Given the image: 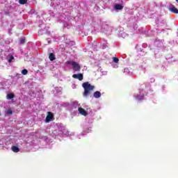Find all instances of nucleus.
<instances>
[{"label": "nucleus", "instance_id": "1", "mask_svg": "<svg viewBox=\"0 0 178 178\" xmlns=\"http://www.w3.org/2000/svg\"><path fill=\"white\" fill-rule=\"evenodd\" d=\"M83 88H84L83 97H88V94L91 92V91H94L95 86L91 85L89 82H84L82 84Z\"/></svg>", "mask_w": 178, "mask_h": 178}, {"label": "nucleus", "instance_id": "2", "mask_svg": "<svg viewBox=\"0 0 178 178\" xmlns=\"http://www.w3.org/2000/svg\"><path fill=\"white\" fill-rule=\"evenodd\" d=\"M66 65H71L74 72H80L81 69V67H80V65H79L76 61H67Z\"/></svg>", "mask_w": 178, "mask_h": 178}, {"label": "nucleus", "instance_id": "3", "mask_svg": "<svg viewBox=\"0 0 178 178\" xmlns=\"http://www.w3.org/2000/svg\"><path fill=\"white\" fill-rule=\"evenodd\" d=\"M52 119H54V114H52V113L51 112H48V115L46 117L45 122L47 123H49V122H51Z\"/></svg>", "mask_w": 178, "mask_h": 178}, {"label": "nucleus", "instance_id": "4", "mask_svg": "<svg viewBox=\"0 0 178 178\" xmlns=\"http://www.w3.org/2000/svg\"><path fill=\"white\" fill-rule=\"evenodd\" d=\"M72 77L73 79H77L78 80H79V81H82L83 79V74H74L72 75Z\"/></svg>", "mask_w": 178, "mask_h": 178}, {"label": "nucleus", "instance_id": "5", "mask_svg": "<svg viewBox=\"0 0 178 178\" xmlns=\"http://www.w3.org/2000/svg\"><path fill=\"white\" fill-rule=\"evenodd\" d=\"M78 111L81 115H83V116H87V111H86L84 108H79Z\"/></svg>", "mask_w": 178, "mask_h": 178}, {"label": "nucleus", "instance_id": "6", "mask_svg": "<svg viewBox=\"0 0 178 178\" xmlns=\"http://www.w3.org/2000/svg\"><path fill=\"white\" fill-rule=\"evenodd\" d=\"M114 9L115 10H122L123 9V6H122L121 4H115L114 6Z\"/></svg>", "mask_w": 178, "mask_h": 178}, {"label": "nucleus", "instance_id": "7", "mask_svg": "<svg viewBox=\"0 0 178 178\" xmlns=\"http://www.w3.org/2000/svg\"><path fill=\"white\" fill-rule=\"evenodd\" d=\"M49 58L51 62H53V60H55L56 59V58H55V54H54V53H50L49 54Z\"/></svg>", "mask_w": 178, "mask_h": 178}, {"label": "nucleus", "instance_id": "8", "mask_svg": "<svg viewBox=\"0 0 178 178\" xmlns=\"http://www.w3.org/2000/svg\"><path fill=\"white\" fill-rule=\"evenodd\" d=\"M11 149L13 152H19L20 149L17 146H12Z\"/></svg>", "mask_w": 178, "mask_h": 178}, {"label": "nucleus", "instance_id": "9", "mask_svg": "<svg viewBox=\"0 0 178 178\" xmlns=\"http://www.w3.org/2000/svg\"><path fill=\"white\" fill-rule=\"evenodd\" d=\"M93 97L95 98H101V92L99 91H96L93 94Z\"/></svg>", "mask_w": 178, "mask_h": 178}, {"label": "nucleus", "instance_id": "10", "mask_svg": "<svg viewBox=\"0 0 178 178\" xmlns=\"http://www.w3.org/2000/svg\"><path fill=\"white\" fill-rule=\"evenodd\" d=\"M170 10L172 12V13L178 14V9L176 7H172L170 8Z\"/></svg>", "mask_w": 178, "mask_h": 178}, {"label": "nucleus", "instance_id": "11", "mask_svg": "<svg viewBox=\"0 0 178 178\" xmlns=\"http://www.w3.org/2000/svg\"><path fill=\"white\" fill-rule=\"evenodd\" d=\"M138 101H141V99H144V95L140 94L139 95L136 97Z\"/></svg>", "mask_w": 178, "mask_h": 178}, {"label": "nucleus", "instance_id": "12", "mask_svg": "<svg viewBox=\"0 0 178 178\" xmlns=\"http://www.w3.org/2000/svg\"><path fill=\"white\" fill-rule=\"evenodd\" d=\"M13 98H15V95L13 93H10L7 95L8 99H13Z\"/></svg>", "mask_w": 178, "mask_h": 178}, {"label": "nucleus", "instance_id": "13", "mask_svg": "<svg viewBox=\"0 0 178 178\" xmlns=\"http://www.w3.org/2000/svg\"><path fill=\"white\" fill-rule=\"evenodd\" d=\"M19 3H20V5H26L27 0H19Z\"/></svg>", "mask_w": 178, "mask_h": 178}, {"label": "nucleus", "instance_id": "14", "mask_svg": "<svg viewBox=\"0 0 178 178\" xmlns=\"http://www.w3.org/2000/svg\"><path fill=\"white\" fill-rule=\"evenodd\" d=\"M113 60L114 63H119V58H118V57H114V58H113Z\"/></svg>", "mask_w": 178, "mask_h": 178}, {"label": "nucleus", "instance_id": "15", "mask_svg": "<svg viewBox=\"0 0 178 178\" xmlns=\"http://www.w3.org/2000/svg\"><path fill=\"white\" fill-rule=\"evenodd\" d=\"M25 42H26V39H24V38H21V39L19 40V44H24Z\"/></svg>", "mask_w": 178, "mask_h": 178}, {"label": "nucleus", "instance_id": "16", "mask_svg": "<svg viewBox=\"0 0 178 178\" xmlns=\"http://www.w3.org/2000/svg\"><path fill=\"white\" fill-rule=\"evenodd\" d=\"M22 73L24 76H26V74H27V73H29V71H28L26 69H24V70H22Z\"/></svg>", "mask_w": 178, "mask_h": 178}, {"label": "nucleus", "instance_id": "17", "mask_svg": "<svg viewBox=\"0 0 178 178\" xmlns=\"http://www.w3.org/2000/svg\"><path fill=\"white\" fill-rule=\"evenodd\" d=\"M13 59H15V57H13V56H10V59L8 60V63H10Z\"/></svg>", "mask_w": 178, "mask_h": 178}, {"label": "nucleus", "instance_id": "18", "mask_svg": "<svg viewBox=\"0 0 178 178\" xmlns=\"http://www.w3.org/2000/svg\"><path fill=\"white\" fill-rule=\"evenodd\" d=\"M12 113H13V111H12V110L8 109V110L7 111V115H12Z\"/></svg>", "mask_w": 178, "mask_h": 178}, {"label": "nucleus", "instance_id": "19", "mask_svg": "<svg viewBox=\"0 0 178 178\" xmlns=\"http://www.w3.org/2000/svg\"><path fill=\"white\" fill-rule=\"evenodd\" d=\"M176 1L178 3V0H176Z\"/></svg>", "mask_w": 178, "mask_h": 178}]
</instances>
